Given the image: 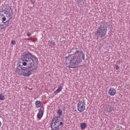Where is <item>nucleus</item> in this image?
<instances>
[{
    "label": "nucleus",
    "mask_w": 130,
    "mask_h": 130,
    "mask_svg": "<svg viewBox=\"0 0 130 130\" xmlns=\"http://www.w3.org/2000/svg\"><path fill=\"white\" fill-rule=\"evenodd\" d=\"M31 3H32V4H34V3H35V1H33V0H30Z\"/></svg>",
    "instance_id": "393cba45"
},
{
    "label": "nucleus",
    "mask_w": 130,
    "mask_h": 130,
    "mask_svg": "<svg viewBox=\"0 0 130 130\" xmlns=\"http://www.w3.org/2000/svg\"><path fill=\"white\" fill-rule=\"evenodd\" d=\"M6 20H7V18H6V17H2V22H3V23H4V24H6Z\"/></svg>",
    "instance_id": "a211bd4d"
},
{
    "label": "nucleus",
    "mask_w": 130,
    "mask_h": 130,
    "mask_svg": "<svg viewBox=\"0 0 130 130\" xmlns=\"http://www.w3.org/2000/svg\"><path fill=\"white\" fill-rule=\"evenodd\" d=\"M77 53H79V50H76L75 52V54L77 55Z\"/></svg>",
    "instance_id": "b1692460"
},
{
    "label": "nucleus",
    "mask_w": 130,
    "mask_h": 130,
    "mask_svg": "<svg viewBox=\"0 0 130 130\" xmlns=\"http://www.w3.org/2000/svg\"><path fill=\"white\" fill-rule=\"evenodd\" d=\"M33 74H34L33 69H25L23 73V77H30Z\"/></svg>",
    "instance_id": "0eeeda50"
},
{
    "label": "nucleus",
    "mask_w": 130,
    "mask_h": 130,
    "mask_svg": "<svg viewBox=\"0 0 130 130\" xmlns=\"http://www.w3.org/2000/svg\"><path fill=\"white\" fill-rule=\"evenodd\" d=\"M44 114V109H40L39 110V112L37 114L38 118L41 119L43 117Z\"/></svg>",
    "instance_id": "6e6552de"
},
{
    "label": "nucleus",
    "mask_w": 130,
    "mask_h": 130,
    "mask_svg": "<svg viewBox=\"0 0 130 130\" xmlns=\"http://www.w3.org/2000/svg\"><path fill=\"white\" fill-rule=\"evenodd\" d=\"M11 44H13V45H16V41H12L11 42Z\"/></svg>",
    "instance_id": "aec40b11"
},
{
    "label": "nucleus",
    "mask_w": 130,
    "mask_h": 130,
    "mask_svg": "<svg viewBox=\"0 0 130 130\" xmlns=\"http://www.w3.org/2000/svg\"><path fill=\"white\" fill-rule=\"evenodd\" d=\"M77 109L79 112H84L86 110V102L83 100L79 101L77 104Z\"/></svg>",
    "instance_id": "39448f33"
},
{
    "label": "nucleus",
    "mask_w": 130,
    "mask_h": 130,
    "mask_svg": "<svg viewBox=\"0 0 130 130\" xmlns=\"http://www.w3.org/2000/svg\"><path fill=\"white\" fill-rule=\"evenodd\" d=\"M35 105L36 108H39L41 106V102L40 101H37L35 102Z\"/></svg>",
    "instance_id": "9b49d317"
},
{
    "label": "nucleus",
    "mask_w": 130,
    "mask_h": 130,
    "mask_svg": "<svg viewBox=\"0 0 130 130\" xmlns=\"http://www.w3.org/2000/svg\"><path fill=\"white\" fill-rule=\"evenodd\" d=\"M49 42H50L51 45H53V46H54L55 45V43L52 42V41H49Z\"/></svg>",
    "instance_id": "6ab92c4d"
},
{
    "label": "nucleus",
    "mask_w": 130,
    "mask_h": 130,
    "mask_svg": "<svg viewBox=\"0 0 130 130\" xmlns=\"http://www.w3.org/2000/svg\"><path fill=\"white\" fill-rule=\"evenodd\" d=\"M62 86H59L55 91H54V93L55 95H57L58 93L61 92V91L62 90Z\"/></svg>",
    "instance_id": "9d476101"
},
{
    "label": "nucleus",
    "mask_w": 130,
    "mask_h": 130,
    "mask_svg": "<svg viewBox=\"0 0 130 130\" xmlns=\"http://www.w3.org/2000/svg\"><path fill=\"white\" fill-rule=\"evenodd\" d=\"M2 18H3V15H2L1 13H0V20H2Z\"/></svg>",
    "instance_id": "5701e85b"
},
{
    "label": "nucleus",
    "mask_w": 130,
    "mask_h": 130,
    "mask_svg": "<svg viewBox=\"0 0 130 130\" xmlns=\"http://www.w3.org/2000/svg\"><path fill=\"white\" fill-rule=\"evenodd\" d=\"M21 69H19V68H17L16 70V74H18L19 76H24L25 70H27V67L21 66Z\"/></svg>",
    "instance_id": "423d86ee"
},
{
    "label": "nucleus",
    "mask_w": 130,
    "mask_h": 130,
    "mask_svg": "<svg viewBox=\"0 0 130 130\" xmlns=\"http://www.w3.org/2000/svg\"><path fill=\"white\" fill-rule=\"evenodd\" d=\"M31 55H32L31 53L29 52H24L22 55V66L24 67H26V66H27L28 69L33 68V67H34V64H35L34 59L30 57Z\"/></svg>",
    "instance_id": "f03ea898"
},
{
    "label": "nucleus",
    "mask_w": 130,
    "mask_h": 130,
    "mask_svg": "<svg viewBox=\"0 0 130 130\" xmlns=\"http://www.w3.org/2000/svg\"><path fill=\"white\" fill-rule=\"evenodd\" d=\"M32 42H33L34 43H35L36 42V40H34L32 41Z\"/></svg>",
    "instance_id": "a878e982"
},
{
    "label": "nucleus",
    "mask_w": 130,
    "mask_h": 130,
    "mask_svg": "<svg viewBox=\"0 0 130 130\" xmlns=\"http://www.w3.org/2000/svg\"><path fill=\"white\" fill-rule=\"evenodd\" d=\"M108 94L110 96H114L116 94V89L114 88H110L108 90Z\"/></svg>",
    "instance_id": "1a4fd4ad"
},
{
    "label": "nucleus",
    "mask_w": 130,
    "mask_h": 130,
    "mask_svg": "<svg viewBox=\"0 0 130 130\" xmlns=\"http://www.w3.org/2000/svg\"><path fill=\"white\" fill-rule=\"evenodd\" d=\"M116 70L117 71H118V70H119V67H118V66L117 65L116 66Z\"/></svg>",
    "instance_id": "412c9836"
},
{
    "label": "nucleus",
    "mask_w": 130,
    "mask_h": 130,
    "mask_svg": "<svg viewBox=\"0 0 130 130\" xmlns=\"http://www.w3.org/2000/svg\"><path fill=\"white\" fill-rule=\"evenodd\" d=\"M6 25L5 24H2L0 23V30H3L6 28Z\"/></svg>",
    "instance_id": "2eb2a0df"
},
{
    "label": "nucleus",
    "mask_w": 130,
    "mask_h": 130,
    "mask_svg": "<svg viewBox=\"0 0 130 130\" xmlns=\"http://www.w3.org/2000/svg\"><path fill=\"white\" fill-rule=\"evenodd\" d=\"M65 63L70 69H76L79 67L80 58L76 55L68 56L66 58Z\"/></svg>",
    "instance_id": "f257e3e1"
},
{
    "label": "nucleus",
    "mask_w": 130,
    "mask_h": 130,
    "mask_svg": "<svg viewBox=\"0 0 130 130\" xmlns=\"http://www.w3.org/2000/svg\"><path fill=\"white\" fill-rule=\"evenodd\" d=\"M1 126H2V122L0 121V128H1Z\"/></svg>",
    "instance_id": "bb28decb"
},
{
    "label": "nucleus",
    "mask_w": 130,
    "mask_h": 130,
    "mask_svg": "<svg viewBox=\"0 0 130 130\" xmlns=\"http://www.w3.org/2000/svg\"><path fill=\"white\" fill-rule=\"evenodd\" d=\"M80 127H81V129H84L85 127H87V124H86V123H81Z\"/></svg>",
    "instance_id": "ddd939ff"
},
{
    "label": "nucleus",
    "mask_w": 130,
    "mask_h": 130,
    "mask_svg": "<svg viewBox=\"0 0 130 130\" xmlns=\"http://www.w3.org/2000/svg\"><path fill=\"white\" fill-rule=\"evenodd\" d=\"M62 125V122L60 120V118L58 117H55L53 119L51 124V128L53 130H59V126Z\"/></svg>",
    "instance_id": "20e7f679"
},
{
    "label": "nucleus",
    "mask_w": 130,
    "mask_h": 130,
    "mask_svg": "<svg viewBox=\"0 0 130 130\" xmlns=\"http://www.w3.org/2000/svg\"><path fill=\"white\" fill-rule=\"evenodd\" d=\"M57 113L59 116H61V115H62V110H58Z\"/></svg>",
    "instance_id": "4468645a"
},
{
    "label": "nucleus",
    "mask_w": 130,
    "mask_h": 130,
    "mask_svg": "<svg viewBox=\"0 0 130 130\" xmlns=\"http://www.w3.org/2000/svg\"><path fill=\"white\" fill-rule=\"evenodd\" d=\"M106 33H107V26L105 24L102 23L100 27L96 31L95 35L98 37L100 36L102 39H103L105 38Z\"/></svg>",
    "instance_id": "7ed1b4c3"
},
{
    "label": "nucleus",
    "mask_w": 130,
    "mask_h": 130,
    "mask_svg": "<svg viewBox=\"0 0 130 130\" xmlns=\"http://www.w3.org/2000/svg\"><path fill=\"white\" fill-rule=\"evenodd\" d=\"M27 36H28V37H30V36H31V34H30V32H28L26 34Z\"/></svg>",
    "instance_id": "4be33fe9"
},
{
    "label": "nucleus",
    "mask_w": 130,
    "mask_h": 130,
    "mask_svg": "<svg viewBox=\"0 0 130 130\" xmlns=\"http://www.w3.org/2000/svg\"><path fill=\"white\" fill-rule=\"evenodd\" d=\"M112 110H113V108L111 106H108L107 108V111L109 113L112 112Z\"/></svg>",
    "instance_id": "f8f14e48"
},
{
    "label": "nucleus",
    "mask_w": 130,
    "mask_h": 130,
    "mask_svg": "<svg viewBox=\"0 0 130 130\" xmlns=\"http://www.w3.org/2000/svg\"><path fill=\"white\" fill-rule=\"evenodd\" d=\"M6 14H7V17H11V14L10 13V9L8 10V11L6 12Z\"/></svg>",
    "instance_id": "dca6fc26"
},
{
    "label": "nucleus",
    "mask_w": 130,
    "mask_h": 130,
    "mask_svg": "<svg viewBox=\"0 0 130 130\" xmlns=\"http://www.w3.org/2000/svg\"><path fill=\"white\" fill-rule=\"evenodd\" d=\"M0 100H5V95L3 94H0Z\"/></svg>",
    "instance_id": "f3484780"
}]
</instances>
